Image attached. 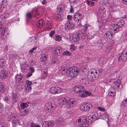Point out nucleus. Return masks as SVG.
I'll return each mask as SVG.
<instances>
[{"label":"nucleus","mask_w":127,"mask_h":127,"mask_svg":"<svg viewBox=\"0 0 127 127\" xmlns=\"http://www.w3.org/2000/svg\"><path fill=\"white\" fill-rule=\"evenodd\" d=\"M74 92L79 94V96L82 97H86L87 95H90L91 93L88 91H85L83 87L81 86H76L73 88Z\"/></svg>","instance_id":"nucleus-1"},{"label":"nucleus","mask_w":127,"mask_h":127,"mask_svg":"<svg viewBox=\"0 0 127 127\" xmlns=\"http://www.w3.org/2000/svg\"><path fill=\"white\" fill-rule=\"evenodd\" d=\"M79 72L78 68L76 67L69 68L66 71V74L69 77H74L77 75Z\"/></svg>","instance_id":"nucleus-2"},{"label":"nucleus","mask_w":127,"mask_h":127,"mask_svg":"<svg viewBox=\"0 0 127 127\" xmlns=\"http://www.w3.org/2000/svg\"><path fill=\"white\" fill-rule=\"evenodd\" d=\"M88 119L86 117H83L79 118L78 120L77 123L78 125L77 127H87L88 126Z\"/></svg>","instance_id":"nucleus-3"},{"label":"nucleus","mask_w":127,"mask_h":127,"mask_svg":"<svg viewBox=\"0 0 127 127\" xmlns=\"http://www.w3.org/2000/svg\"><path fill=\"white\" fill-rule=\"evenodd\" d=\"M9 121H12V125L13 127H16V126L19 123V119L13 113L11 112L8 118Z\"/></svg>","instance_id":"nucleus-4"},{"label":"nucleus","mask_w":127,"mask_h":127,"mask_svg":"<svg viewBox=\"0 0 127 127\" xmlns=\"http://www.w3.org/2000/svg\"><path fill=\"white\" fill-rule=\"evenodd\" d=\"M125 23L123 20L119 21H118L117 24H113L110 26V28L114 30L115 33L118 31L120 28L122 27Z\"/></svg>","instance_id":"nucleus-5"},{"label":"nucleus","mask_w":127,"mask_h":127,"mask_svg":"<svg viewBox=\"0 0 127 127\" xmlns=\"http://www.w3.org/2000/svg\"><path fill=\"white\" fill-rule=\"evenodd\" d=\"M109 84L112 85L114 88L118 89V91L119 92L121 90V88L120 87L121 82L119 80H117L116 81H113L112 80H108L107 81Z\"/></svg>","instance_id":"nucleus-6"},{"label":"nucleus","mask_w":127,"mask_h":127,"mask_svg":"<svg viewBox=\"0 0 127 127\" xmlns=\"http://www.w3.org/2000/svg\"><path fill=\"white\" fill-rule=\"evenodd\" d=\"M33 16L36 18H38L40 17V15L37 12V9L36 8H34L31 12L27 13L26 14V17L27 18H31Z\"/></svg>","instance_id":"nucleus-7"},{"label":"nucleus","mask_w":127,"mask_h":127,"mask_svg":"<svg viewBox=\"0 0 127 127\" xmlns=\"http://www.w3.org/2000/svg\"><path fill=\"white\" fill-rule=\"evenodd\" d=\"M92 104L90 103H87L85 104H82L80 106L81 110L85 111H89L92 108Z\"/></svg>","instance_id":"nucleus-8"},{"label":"nucleus","mask_w":127,"mask_h":127,"mask_svg":"<svg viewBox=\"0 0 127 127\" xmlns=\"http://www.w3.org/2000/svg\"><path fill=\"white\" fill-rule=\"evenodd\" d=\"M79 34L76 33L73 34L70 37V39L71 42L73 44L76 43L78 42L80 40V37Z\"/></svg>","instance_id":"nucleus-9"},{"label":"nucleus","mask_w":127,"mask_h":127,"mask_svg":"<svg viewBox=\"0 0 127 127\" xmlns=\"http://www.w3.org/2000/svg\"><path fill=\"white\" fill-rule=\"evenodd\" d=\"M45 111L47 112L51 113L54 109V107L52 105L51 103H46L44 107Z\"/></svg>","instance_id":"nucleus-10"},{"label":"nucleus","mask_w":127,"mask_h":127,"mask_svg":"<svg viewBox=\"0 0 127 127\" xmlns=\"http://www.w3.org/2000/svg\"><path fill=\"white\" fill-rule=\"evenodd\" d=\"M83 17L81 14L79 12L75 13L73 16L72 18L74 21H80Z\"/></svg>","instance_id":"nucleus-11"},{"label":"nucleus","mask_w":127,"mask_h":127,"mask_svg":"<svg viewBox=\"0 0 127 127\" xmlns=\"http://www.w3.org/2000/svg\"><path fill=\"white\" fill-rule=\"evenodd\" d=\"M49 90L50 93L53 94H59L62 91L61 89L60 88L57 87H52L50 88Z\"/></svg>","instance_id":"nucleus-12"},{"label":"nucleus","mask_w":127,"mask_h":127,"mask_svg":"<svg viewBox=\"0 0 127 127\" xmlns=\"http://www.w3.org/2000/svg\"><path fill=\"white\" fill-rule=\"evenodd\" d=\"M127 54V52L125 51H123L122 53H120L118 56V60L119 61L122 62L123 61H125L127 59V56L125 55V54Z\"/></svg>","instance_id":"nucleus-13"},{"label":"nucleus","mask_w":127,"mask_h":127,"mask_svg":"<svg viewBox=\"0 0 127 127\" xmlns=\"http://www.w3.org/2000/svg\"><path fill=\"white\" fill-rule=\"evenodd\" d=\"M61 49L60 47H54L52 49L51 51H52L54 55L56 56H59L62 52Z\"/></svg>","instance_id":"nucleus-14"},{"label":"nucleus","mask_w":127,"mask_h":127,"mask_svg":"<svg viewBox=\"0 0 127 127\" xmlns=\"http://www.w3.org/2000/svg\"><path fill=\"white\" fill-rule=\"evenodd\" d=\"M89 117L92 121H94L99 118L98 113L96 112H93Z\"/></svg>","instance_id":"nucleus-15"},{"label":"nucleus","mask_w":127,"mask_h":127,"mask_svg":"<svg viewBox=\"0 0 127 127\" xmlns=\"http://www.w3.org/2000/svg\"><path fill=\"white\" fill-rule=\"evenodd\" d=\"M62 11V10L61 8V7H58L57 10V13L58 14L55 16V20L56 21H59L61 20V14Z\"/></svg>","instance_id":"nucleus-16"},{"label":"nucleus","mask_w":127,"mask_h":127,"mask_svg":"<svg viewBox=\"0 0 127 127\" xmlns=\"http://www.w3.org/2000/svg\"><path fill=\"white\" fill-rule=\"evenodd\" d=\"M67 102L66 100V99L64 97H60L58 99V103L59 104L61 105H64V107H65V105L67 103Z\"/></svg>","instance_id":"nucleus-17"},{"label":"nucleus","mask_w":127,"mask_h":127,"mask_svg":"<svg viewBox=\"0 0 127 127\" xmlns=\"http://www.w3.org/2000/svg\"><path fill=\"white\" fill-rule=\"evenodd\" d=\"M110 7L112 9V11H116L120 9V7L119 5L115 4L114 2H111Z\"/></svg>","instance_id":"nucleus-18"},{"label":"nucleus","mask_w":127,"mask_h":127,"mask_svg":"<svg viewBox=\"0 0 127 127\" xmlns=\"http://www.w3.org/2000/svg\"><path fill=\"white\" fill-rule=\"evenodd\" d=\"M77 103V100H76L75 99H71L70 100V101L67 102V103L65 105L66 108H68L73 106L74 105H75Z\"/></svg>","instance_id":"nucleus-19"},{"label":"nucleus","mask_w":127,"mask_h":127,"mask_svg":"<svg viewBox=\"0 0 127 127\" xmlns=\"http://www.w3.org/2000/svg\"><path fill=\"white\" fill-rule=\"evenodd\" d=\"M74 26V24L72 22L68 21L66 22L65 25V27L67 29L71 30L72 29Z\"/></svg>","instance_id":"nucleus-20"},{"label":"nucleus","mask_w":127,"mask_h":127,"mask_svg":"<svg viewBox=\"0 0 127 127\" xmlns=\"http://www.w3.org/2000/svg\"><path fill=\"white\" fill-rule=\"evenodd\" d=\"M53 122L51 121H46L44 122L42 125L43 127H53Z\"/></svg>","instance_id":"nucleus-21"},{"label":"nucleus","mask_w":127,"mask_h":127,"mask_svg":"<svg viewBox=\"0 0 127 127\" xmlns=\"http://www.w3.org/2000/svg\"><path fill=\"white\" fill-rule=\"evenodd\" d=\"M8 76L7 73L5 70H1L0 72V77L1 79H4Z\"/></svg>","instance_id":"nucleus-22"},{"label":"nucleus","mask_w":127,"mask_h":127,"mask_svg":"<svg viewBox=\"0 0 127 127\" xmlns=\"http://www.w3.org/2000/svg\"><path fill=\"white\" fill-rule=\"evenodd\" d=\"M25 77V76L22 74L21 73L17 74L15 76L16 80L18 81V82H20L22 79H24Z\"/></svg>","instance_id":"nucleus-23"},{"label":"nucleus","mask_w":127,"mask_h":127,"mask_svg":"<svg viewBox=\"0 0 127 127\" xmlns=\"http://www.w3.org/2000/svg\"><path fill=\"white\" fill-rule=\"evenodd\" d=\"M112 35L113 34L111 32L108 31L106 33L104 34V37L106 38H107V39H111Z\"/></svg>","instance_id":"nucleus-24"},{"label":"nucleus","mask_w":127,"mask_h":127,"mask_svg":"<svg viewBox=\"0 0 127 127\" xmlns=\"http://www.w3.org/2000/svg\"><path fill=\"white\" fill-rule=\"evenodd\" d=\"M45 22L43 19H41L38 21L36 23L37 26L39 27H42L45 24Z\"/></svg>","instance_id":"nucleus-25"},{"label":"nucleus","mask_w":127,"mask_h":127,"mask_svg":"<svg viewBox=\"0 0 127 127\" xmlns=\"http://www.w3.org/2000/svg\"><path fill=\"white\" fill-rule=\"evenodd\" d=\"M95 0H87V5L91 6H93L95 4Z\"/></svg>","instance_id":"nucleus-26"},{"label":"nucleus","mask_w":127,"mask_h":127,"mask_svg":"<svg viewBox=\"0 0 127 127\" xmlns=\"http://www.w3.org/2000/svg\"><path fill=\"white\" fill-rule=\"evenodd\" d=\"M28 113V110H25L21 111L19 114L22 117L24 116L27 115Z\"/></svg>","instance_id":"nucleus-27"},{"label":"nucleus","mask_w":127,"mask_h":127,"mask_svg":"<svg viewBox=\"0 0 127 127\" xmlns=\"http://www.w3.org/2000/svg\"><path fill=\"white\" fill-rule=\"evenodd\" d=\"M7 4V3L6 2V0H3L1 2L0 4V7L4 8L6 7Z\"/></svg>","instance_id":"nucleus-28"},{"label":"nucleus","mask_w":127,"mask_h":127,"mask_svg":"<svg viewBox=\"0 0 127 127\" xmlns=\"http://www.w3.org/2000/svg\"><path fill=\"white\" fill-rule=\"evenodd\" d=\"M47 56L45 54H42L41 55L40 58L41 61H45L47 60Z\"/></svg>","instance_id":"nucleus-29"},{"label":"nucleus","mask_w":127,"mask_h":127,"mask_svg":"<svg viewBox=\"0 0 127 127\" xmlns=\"http://www.w3.org/2000/svg\"><path fill=\"white\" fill-rule=\"evenodd\" d=\"M5 60L3 59H0V68L3 67L5 64Z\"/></svg>","instance_id":"nucleus-30"},{"label":"nucleus","mask_w":127,"mask_h":127,"mask_svg":"<svg viewBox=\"0 0 127 127\" xmlns=\"http://www.w3.org/2000/svg\"><path fill=\"white\" fill-rule=\"evenodd\" d=\"M29 104V103L28 102L22 103L20 105L22 109H24L27 107L28 106Z\"/></svg>","instance_id":"nucleus-31"},{"label":"nucleus","mask_w":127,"mask_h":127,"mask_svg":"<svg viewBox=\"0 0 127 127\" xmlns=\"http://www.w3.org/2000/svg\"><path fill=\"white\" fill-rule=\"evenodd\" d=\"M55 40L56 41H59L62 39V37L61 36L58 34H56L55 35Z\"/></svg>","instance_id":"nucleus-32"},{"label":"nucleus","mask_w":127,"mask_h":127,"mask_svg":"<svg viewBox=\"0 0 127 127\" xmlns=\"http://www.w3.org/2000/svg\"><path fill=\"white\" fill-rule=\"evenodd\" d=\"M121 105L123 107H127V98L123 100L122 101Z\"/></svg>","instance_id":"nucleus-33"},{"label":"nucleus","mask_w":127,"mask_h":127,"mask_svg":"<svg viewBox=\"0 0 127 127\" xmlns=\"http://www.w3.org/2000/svg\"><path fill=\"white\" fill-rule=\"evenodd\" d=\"M79 35H80V39L81 37L82 40H84L86 38V34L85 33H80L79 34Z\"/></svg>","instance_id":"nucleus-34"},{"label":"nucleus","mask_w":127,"mask_h":127,"mask_svg":"<svg viewBox=\"0 0 127 127\" xmlns=\"http://www.w3.org/2000/svg\"><path fill=\"white\" fill-rule=\"evenodd\" d=\"M65 69L64 67H61L60 69L59 72L62 74H64L65 73Z\"/></svg>","instance_id":"nucleus-35"},{"label":"nucleus","mask_w":127,"mask_h":127,"mask_svg":"<svg viewBox=\"0 0 127 127\" xmlns=\"http://www.w3.org/2000/svg\"><path fill=\"white\" fill-rule=\"evenodd\" d=\"M99 118H101L103 120H106L107 119L108 120V116L106 115H100Z\"/></svg>","instance_id":"nucleus-36"},{"label":"nucleus","mask_w":127,"mask_h":127,"mask_svg":"<svg viewBox=\"0 0 127 127\" xmlns=\"http://www.w3.org/2000/svg\"><path fill=\"white\" fill-rule=\"evenodd\" d=\"M4 86L2 83H0V91L2 92H3L4 91Z\"/></svg>","instance_id":"nucleus-37"},{"label":"nucleus","mask_w":127,"mask_h":127,"mask_svg":"<svg viewBox=\"0 0 127 127\" xmlns=\"http://www.w3.org/2000/svg\"><path fill=\"white\" fill-rule=\"evenodd\" d=\"M91 73L92 75L93 74L94 75H96V76L97 75H98L97 71L95 69H93L92 70V71L91 72Z\"/></svg>","instance_id":"nucleus-38"},{"label":"nucleus","mask_w":127,"mask_h":127,"mask_svg":"<svg viewBox=\"0 0 127 127\" xmlns=\"http://www.w3.org/2000/svg\"><path fill=\"white\" fill-rule=\"evenodd\" d=\"M89 25L88 24H86L83 26V29L84 32L86 31L88 28Z\"/></svg>","instance_id":"nucleus-39"},{"label":"nucleus","mask_w":127,"mask_h":127,"mask_svg":"<svg viewBox=\"0 0 127 127\" xmlns=\"http://www.w3.org/2000/svg\"><path fill=\"white\" fill-rule=\"evenodd\" d=\"M97 45L98 47H101L103 45V44L101 42V39L98 40Z\"/></svg>","instance_id":"nucleus-40"},{"label":"nucleus","mask_w":127,"mask_h":127,"mask_svg":"<svg viewBox=\"0 0 127 127\" xmlns=\"http://www.w3.org/2000/svg\"><path fill=\"white\" fill-rule=\"evenodd\" d=\"M71 55V53L69 51H65L63 53V55H66L67 56H70Z\"/></svg>","instance_id":"nucleus-41"},{"label":"nucleus","mask_w":127,"mask_h":127,"mask_svg":"<svg viewBox=\"0 0 127 127\" xmlns=\"http://www.w3.org/2000/svg\"><path fill=\"white\" fill-rule=\"evenodd\" d=\"M37 48L36 47H34L31 49L29 52V53L31 54L33 52L34 50H35Z\"/></svg>","instance_id":"nucleus-42"},{"label":"nucleus","mask_w":127,"mask_h":127,"mask_svg":"<svg viewBox=\"0 0 127 127\" xmlns=\"http://www.w3.org/2000/svg\"><path fill=\"white\" fill-rule=\"evenodd\" d=\"M108 94L109 96H113L115 95V92L109 91Z\"/></svg>","instance_id":"nucleus-43"},{"label":"nucleus","mask_w":127,"mask_h":127,"mask_svg":"<svg viewBox=\"0 0 127 127\" xmlns=\"http://www.w3.org/2000/svg\"><path fill=\"white\" fill-rule=\"evenodd\" d=\"M32 88L31 86H27L26 89V91L27 92H29L31 91Z\"/></svg>","instance_id":"nucleus-44"},{"label":"nucleus","mask_w":127,"mask_h":127,"mask_svg":"<svg viewBox=\"0 0 127 127\" xmlns=\"http://www.w3.org/2000/svg\"><path fill=\"white\" fill-rule=\"evenodd\" d=\"M11 98L14 101H16V97L15 94L13 93L11 96Z\"/></svg>","instance_id":"nucleus-45"},{"label":"nucleus","mask_w":127,"mask_h":127,"mask_svg":"<svg viewBox=\"0 0 127 127\" xmlns=\"http://www.w3.org/2000/svg\"><path fill=\"white\" fill-rule=\"evenodd\" d=\"M26 84L27 86H31L32 84V83L31 81L28 80H27L26 81Z\"/></svg>","instance_id":"nucleus-46"},{"label":"nucleus","mask_w":127,"mask_h":127,"mask_svg":"<svg viewBox=\"0 0 127 127\" xmlns=\"http://www.w3.org/2000/svg\"><path fill=\"white\" fill-rule=\"evenodd\" d=\"M55 32V31L54 30H53L50 32L49 33V36L51 37H52V35H53Z\"/></svg>","instance_id":"nucleus-47"},{"label":"nucleus","mask_w":127,"mask_h":127,"mask_svg":"<svg viewBox=\"0 0 127 127\" xmlns=\"http://www.w3.org/2000/svg\"><path fill=\"white\" fill-rule=\"evenodd\" d=\"M8 17V13H6L5 15H2V18L3 19H6Z\"/></svg>","instance_id":"nucleus-48"},{"label":"nucleus","mask_w":127,"mask_h":127,"mask_svg":"<svg viewBox=\"0 0 127 127\" xmlns=\"http://www.w3.org/2000/svg\"><path fill=\"white\" fill-rule=\"evenodd\" d=\"M76 48V47L73 45H71L70 46V49L72 51H74L75 50Z\"/></svg>","instance_id":"nucleus-49"},{"label":"nucleus","mask_w":127,"mask_h":127,"mask_svg":"<svg viewBox=\"0 0 127 127\" xmlns=\"http://www.w3.org/2000/svg\"><path fill=\"white\" fill-rule=\"evenodd\" d=\"M111 2H113L112 0H107L106 2V4H108V6H110V5H111Z\"/></svg>","instance_id":"nucleus-50"},{"label":"nucleus","mask_w":127,"mask_h":127,"mask_svg":"<svg viewBox=\"0 0 127 127\" xmlns=\"http://www.w3.org/2000/svg\"><path fill=\"white\" fill-rule=\"evenodd\" d=\"M30 126L31 127H41L39 125H35L33 123L31 124Z\"/></svg>","instance_id":"nucleus-51"},{"label":"nucleus","mask_w":127,"mask_h":127,"mask_svg":"<svg viewBox=\"0 0 127 127\" xmlns=\"http://www.w3.org/2000/svg\"><path fill=\"white\" fill-rule=\"evenodd\" d=\"M115 89L114 88H113V87H111L109 89V91L116 92L115 90Z\"/></svg>","instance_id":"nucleus-52"},{"label":"nucleus","mask_w":127,"mask_h":127,"mask_svg":"<svg viewBox=\"0 0 127 127\" xmlns=\"http://www.w3.org/2000/svg\"><path fill=\"white\" fill-rule=\"evenodd\" d=\"M3 100L5 102H7L9 101V97L7 96H6L4 97L3 98Z\"/></svg>","instance_id":"nucleus-53"},{"label":"nucleus","mask_w":127,"mask_h":127,"mask_svg":"<svg viewBox=\"0 0 127 127\" xmlns=\"http://www.w3.org/2000/svg\"><path fill=\"white\" fill-rule=\"evenodd\" d=\"M47 75V74L46 72L45 71H43V74H42V76L43 77V78H45L46 77Z\"/></svg>","instance_id":"nucleus-54"},{"label":"nucleus","mask_w":127,"mask_h":127,"mask_svg":"<svg viewBox=\"0 0 127 127\" xmlns=\"http://www.w3.org/2000/svg\"><path fill=\"white\" fill-rule=\"evenodd\" d=\"M36 64V63L35 61L34 60H32V61L31 63V65H32V66H34Z\"/></svg>","instance_id":"nucleus-55"},{"label":"nucleus","mask_w":127,"mask_h":127,"mask_svg":"<svg viewBox=\"0 0 127 127\" xmlns=\"http://www.w3.org/2000/svg\"><path fill=\"white\" fill-rule=\"evenodd\" d=\"M98 109L99 110H100L101 111H104L105 110V109L104 108H103L102 107H97Z\"/></svg>","instance_id":"nucleus-56"},{"label":"nucleus","mask_w":127,"mask_h":127,"mask_svg":"<svg viewBox=\"0 0 127 127\" xmlns=\"http://www.w3.org/2000/svg\"><path fill=\"white\" fill-rule=\"evenodd\" d=\"M30 71L31 72H32V73L34 72V68L33 67H31L30 68Z\"/></svg>","instance_id":"nucleus-57"},{"label":"nucleus","mask_w":127,"mask_h":127,"mask_svg":"<svg viewBox=\"0 0 127 127\" xmlns=\"http://www.w3.org/2000/svg\"><path fill=\"white\" fill-rule=\"evenodd\" d=\"M72 18V16L71 15H69L67 16V18L68 20H70Z\"/></svg>","instance_id":"nucleus-58"},{"label":"nucleus","mask_w":127,"mask_h":127,"mask_svg":"<svg viewBox=\"0 0 127 127\" xmlns=\"http://www.w3.org/2000/svg\"><path fill=\"white\" fill-rule=\"evenodd\" d=\"M32 72L29 73L27 75V78H29L32 75Z\"/></svg>","instance_id":"nucleus-59"},{"label":"nucleus","mask_w":127,"mask_h":127,"mask_svg":"<svg viewBox=\"0 0 127 127\" xmlns=\"http://www.w3.org/2000/svg\"><path fill=\"white\" fill-rule=\"evenodd\" d=\"M47 1L46 0H43L42 2H41V3L44 5L45 4H46L47 3Z\"/></svg>","instance_id":"nucleus-60"},{"label":"nucleus","mask_w":127,"mask_h":127,"mask_svg":"<svg viewBox=\"0 0 127 127\" xmlns=\"http://www.w3.org/2000/svg\"><path fill=\"white\" fill-rule=\"evenodd\" d=\"M70 13H74V10L73 9V8L72 7V6L71 5V8L70 9Z\"/></svg>","instance_id":"nucleus-61"},{"label":"nucleus","mask_w":127,"mask_h":127,"mask_svg":"<svg viewBox=\"0 0 127 127\" xmlns=\"http://www.w3.org/2000/svg\"><path fill=\"white\" fill-rule=\"evenodd\" d=\"M81 23L80 22H79L78 23L77 25V27H78V28H80L81 27Z\"/></svg>","instance_id":"nucleus-62"},{"label":"nucleus","mask_w":127,"mask_h":127,"mask_svg":"<svg viewBox=\"0 0 127 127\" xmlns=\"http://www.w3.org/2000/svg\"><path fill=\"white\" fill-rule=\"evenodd\" d=\"M99 9L100 11H102L105 9V8L103 7L100 6L99 7Z\"/></svg>","instance_id":"nucleus-63"},{"label":"nucleus","mask_w":127,"mask_h":127,"mask_svg":"<svg viewBox=\"0 0 127 127\" xmlns=\"http://www.w3.org/2000/svg\"><path fill=\"white\" fill-rule=\"evenodd\" d=\"M124 3L127 5V0H122Z\"/></svg>","instance_id":"nucleus-64"}]
</instances>
